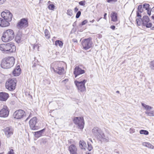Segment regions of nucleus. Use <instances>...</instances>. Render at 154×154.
I'll return each mask as SVG.
<instances>
[{"label": "nucleus", "instance_id": "c756f323", "mask_svg": "<svg viewBox=\"0 0 154 154\" xmlns=\"http://www.w3.org/2000/svg\"><path fill=\"white\" fill-rule=\"evenodd\" d=\"M145 113L149 116H154V110L152 111H150V110L146 111Z\"/></svg>", "mask_w": 154, "mask_h": 154}, {"label": "nucleus", "instance_id": "f8f14e48", "mask_svg": "<svg viewBox=\"0 0 154 154\" xmlns=\"http://www.w3.org/2000/svg\"><path fill=\"white\" fill-rule=\"evenodd\" d=\"M9 111L7 106L4 105L3 108L0 110V117L5 118L7 117L9 115Z\"/></svg>", "mask_w": 154, "mask_h": 154}, {"label": "nucleus", "instance_id": "f704fd0d", "mask_svg": "<svg viewBox=\"0 0 154 154\" xmlns=\"http://www.w3.org/2000/svg\"><path fill=\"white\" fill-rule=\"evenodd\" d=\"M149 67L152 69H154V60L150 62Z\"/></svg>", "mask_w": 154, "mask_h": 154}, {"label": "nucleus", "instance_id": "79ce46f5", "mask_svg": "<svg viewBox=\"0 0 154 154\" xmlns=\"http://www.w3.org/2000/svg\"><path fill=\"white\" fill-rule=\"evenodd\" d=\"M85 1H82L79 2V5L82 6H84L85 5Z\"/></svg>", "mask_w": 154, "mask_h": 154}, {"label": "nucleus", "instance_id": "a18cd8bd", "mask_svg": "<svg viewBox=\"0 0 154 154\" xmlns=\"http://www.w3.org/2000/svg\"><path fill=\"white\" fill-rule=\"evenodd\" d=\"M150 8H149V9H148L147 10H146L147 11V13L149 16L151 15V12H152L151 11V10L150 11Z\"/></svg>", "mask_w": 154, "mask_h": 154}, {"label": "nucleus", "instance_id": "2f4dec72", "mask_svg": "<svg viewBox=\"0 0 154 154\" xmlns=\"http://www.w3.org/2000/svg\"><path fill=\"white\" fill-rule=\"evenodd\" d=\"M142 21V19L140 17L137 18L136 19L137 23L138 26H140L141 25Z\"/></svg>", "mask_w": 154, "mask_h": 154}, {"label": "nucleus", "instance_id": "69168bd1", "mask_svg": "<svg viewBox=\"0 0 154 154\" xmlns=\"http://www.w3.org/2000/svg\"><path fill=\"white\" fill-rule=\"evenodd\" d=\"M40 1H41V0H40Z\"/></svg>", "mask_w": 154, "mask_h": 154}, {"label": "nucleus", "instance_id": "9d476101", "mask_svg": "<svg viewBox=\"0 0 154 154\" xmlns=\"http://www.w3.org/2000/svg\"><path fill=\"white\" fill-rule=\"evenodd\" d=\"M28 26L27 20L25 18H23L18 22L17 27L19 29H23L26 27Z\"/></svg>", "mask_w": 154, "mask_h": 154}, {"label": "nucleus", "instance_id": "09e8293b", "mask_svg": "<svg viewBox=\"0 0 154 154\" xmlns=\"http://www.w3.org/2000/svg\"><path fill=\"white\" fill-rule=\"evenodd\" d=\"M117 0H107V2L108 3H110L111 2H117Z\"/></svg>", "mask_w": 154, "mask_h": 154}, {"label": "nucleus", "instance_id": "20e7f679", "mask_svg": "<svg viewBox=\"0 0 154 154\" xmlns=\"http://www.w3.org/2000/svg\"><path fill=\"white\" fill-rule=\"evenodd\" d=\"M14 36V31L12 29H9L4 32L2 39L3 41L7 42L13 39Z\"/></svg>", "mask_w": 154, "mask_h": 154}, {"label": "nucleus", "instance_id": "4d7b16f0", "mask_svg": "<svg viewBox=\"0 0 154 154\" xmlns=\"http://www.w3.org/2000/svg\"><path fill=\"white\" fill-rule=\"evenodd\" d=\"M88 140L89 141H90L92 143H93L92 141L91 138H89Z\"/></svg>", "mask_w": 154, "mask_h": 154}, {"label": "nucleus", "instance_id": "37998d69", "mask_svg": "<svg viewBox=\"0 0 154 154\" xmlns=\"http://www.w3.org/2000/svg\"><path fill=\"white\" fill-rule=\"evenodd\" d=\"M81 14V12L80 11H78L76 15V18H79Z\"/></svg>", "mask_w": 154, "mask_h": 154}, {"label": "nucleus", "instance_id": "0eeeda50", "mask_svg": "<svg viewBox=\"0 0 154 154\" xmlns=\"http://www.w3.org/2000/svg\"><path fill=\"white\" fill-rule=\"evenodd\" d=\"M87 80L85 79L81 81L78 80L75 81L74 83L77 87L79 92H83L86 91L85 84Z\"/></svg>", "mask_w": 154, "mask_h": 154}, {"label": "nucleus", "instance_id": "b1692460", "mask_svg": "<svg viewBox=\"0 0 154 154\" xmlns=\"http://www.w3.org/2000/svg\"><path fill=\"white\" fill-rule=\"evenodd\" d=\"M149 18L148 16H144L143 17L142 19V23L143 25L146 24L149 22Z\"/></svg>", "mask_w": 154, "mask_h": 154}, {"label": "nucleus", "instance_id": "ddd939ff", "mask_svg": "<svg viewBox=\"0 0 154 154\" xmlns=\"http://www.w3.org/2000/svg\"><path fill=\"white\" fill-rule=\"evenodd\" d=\"M37 123V118L34 117L32 118L29 121V124L31 129L35 130L37 129L38 127L36 126Z\"/></svg>", "mask_w": 154, "mask_h": 154}, {"label": "nucleus", "instance_id": "052dcab7", "mask_svg": "<svg viewBox=\"0 0 154 154\" xmlns=\"http://www.w3.org/2000/svg\"><path fill=\"white\" fill-rule=\"evenodd\" d=\"M94 21V20H92L91 22L92 23H93Z\"/></svg>", "mask_w": 154, "mask_h": 154}, {"label": "nucleus", "instance_id": "39448f33", "mask_svg": "<svg viewBox=\"0 0 154 154\" xmlns=\"http://www.w3.org/2000/svg\"><path fill=\"white\" fill-rule=\"evenodd\" d=\"M17 82L15 78L8 79L5 83L6 88L10 91L14 90L15 88Z\"/></svg>", "mask_w": 154, "mask_h": 154}, {"label": "nucleus", "instance_id": "423d86ee", "mask_svg": "<svg viewBox=\"0 0 154 154\" xmlns=\"http://www.w3.org/2000/svg\"><path fill=\"white\" fill-rule=\"evenodd\" d=\"M51 69L52 71H54L59 75L62 74L64 71L63 67H59L57 62L51 64Z\"/></svg>", "mask_w": 154, "mask_h": 154}, {"label": "nucleus", "instance_id": "4468645a", "mask_svg": "<svg viewBox=\"0 0 154 154\" xmlns=\"http://www.w3.org/2000/svg\"><path fill=\"white\" fill-rule=\"evenodd\" d=\"M3 130L7 138L9 137L13 134L14 130L11 127H6L3 129Z\"/></svg>", "mask_w": 154, "mask_h": 154}, {"label": "nucleus", "instance_id": "e433bc0d", "mask_svg": "<svg viewBox=\"0 0 154 154\" xmlns=\"http://www.w3.org/2000/svg\"><path fill=\"white\" fill-rule=\"evenodd\" d=\"M67 13L68 15L71 16L72 15V10L71 9H68L67 10Z\"/></svg>", "mask_w": 154, "mask_h": 154}, {"label": "nucleus", "instance_id": "3c124183", "mask_svg": "<svg viewBox=\"0 0 154 154\" xmlns=\"http://www.w3.org/2000/svg\"><path fill=\"white\" fill-rule=\"evenodd\" d=\"M110 28L113 30H114L115 28V26L114 25L111 26H110Z\"/></svg>", "mask_w": 154, "mask_h": 154}, {"label": "nucleus", "instance_id": "6e6552de", "mask_svg": "<svg viewBox=\"0 0 154 154\" xmlns=\"http://www.w3.org/2000/svg\"><path fill=\"white\" fill-rule=\"evenodd\" d=\"M74 123L78 126V128L82 130L85 124L83 118L82 117H76L73 119Z\"/></svg>", "mask_w": 154, "mask_h": 154}, {"label": "nucleus", "instance_id": "e2e57ef3", "mask_svg": "<svg viewBox=\"0 0 154 154\" xmlns=\"http://www.w3.org/2000/svg\"><path fill=\"white\" fill-rule=\"evenodd\" d=\"M0 154H3V153H0Z\"/></svg>", "mask_w": 154, "mask_h": 154}, {"label": "nucleus", "instance_id": "5701e85b", "mask_svg": "<svg viewBox=\"0 0 154 154\" xmlns=\"http://www.w3.org/2000/svg\"><path fill=\"white\" fill-rule=\"evenodd\" d=\"M45 130V129H43L39 131L34 132V136L36 138H39L42 135V134Z\"/></svg>", "mask_w": 154, "mask_h": 154}, {"label": "nucleus", "instance_id": "c03bdc74", "mask_svg": "<svg viewBox=\"0 0 154 154\" xmlns=\"http://www.w3.org/2000/svg\"><path fill=\"white\" fill-rule=\"evenodd\" d=\"M7 154H14L13 149H10Z\"/></svg>", "mask_w": 154, "mask_h": 154}, {"label": "nucleus", "instance_id": "49530a36", "mask_svg": "<svg viewBox=\"0 0 154 154\" xmlns=\"http://www.w3.org/2000/svg\"><path fill=\"white\" fill-rule=\"evenodd\" d=\"M88 22V21L87 20H85L82 21L81 23L82 26L84 25L85 24Z\"/></svg>", "mask_w": 154, "mask_h": 154}, {"label": "nucleus", "instance_id": "864d4df0", "mask_svg": "<svg viewBox=\"0 0 154 154\" xmlns=\"http://www.w3.org/2000/svg\"><path fill=\"white\" fill-rule=\"evenodd\" d=\"M106 15H107V14L106 13H105L104 14L103 18L105 20L106 19Z\"/></svg>", "mask_w": 154, "mask_h": 154}, {"label": "nucleus", "instance_id": "473e14b6", "mask_svg": "<svg viewBox=\"0 0 154 154\" xmlns=\"http://www.w3.org/2000/svg\"><path fill=\"white\" fill-rule=\"evenodd\" d=\"M142 8V5H139L137 8L138 11L140 13H142L143 11Z\"/></svg>", "mask_w": 154, "mask_h": 154}, {"label": "nucleus", "instance_id": "6ab92c4d", "mask_svg": "<svg viewBox=\"0 0 154 154\" xmlns=\"http://www.w3.org/2000/svg\"><path fill=\"white\" fill-rule=\"evenodd\" d=\"M70 154H78L77 153V148L75 145H71L69 148Z\"/></svg>", "mask_w": 154, "mask_h": 154}, {"label": "nucleus", "instance_id": "c85d7f7f", "mask_svg": "<svg viewBox=\"0 0 154 154\" xmlns=\"http://www.w3.org/2000/svg\"><path fill=\"white\" fill-rule=\"evenodd\" d=\"M63 45V43L61 41L57 40L55 42V45L56 46L59 45L60 47L61 48L62 47Z\"/></svg>", "mask_w": 154, "mask_h": 154}, {"label": "nucleus", "instance_id": "bb28decb", "mask_svg": "<svg viewBox=\"0 0 154 154\" xmlns=\"http://www.w3.org/2000/svg\"><path fill=\"white\" fill-rule=\"evenodd\" d=\"M44 33L45 34V36L47 39H49L50 37V34L48 30L47 29H45L44 31Z\"/></svg>", "mask_w": 154, "mask_h": 154}, {"label": "nucleus", "instance_id": "a211bd4d", "mask_svg": "<svg viewBox=\"0 0 154 154\" xmlns=\"http://www.w3.org/2000/svg\"><path fill=\"white\" fill-rule=\"evenodd\" d=\"M9 95L8 93L4 92L0 93V100L6 101Z\"/></svg>", "mask_w": 154, "mask_h": 154}, {"label": "nucleus", "instance_id": "c9c22d12", "mask_svg": "<svg viewBox=\"0 0 154 154\" xmlns=\"http://www.w3.org/2000/svg\"><path fill=\"white\" fill-rule=\"evenodd\" d=\"M149 5L148 4L145 3L143 5V8H145L146 10L149 9Z\"/></svg>", "mask_w": 154, "mask_h": 154}, {"label": "nucleus", "instance_id": "72a5a7b5", "mask_svg": "<svg viewBox=\"0 0 154 154\" xmlns=\"http://www.w3.org/2000/svg\"><path fill=\"white\" fill-rule=\"evenodd\" d=\"M88 150L90 151H91L92 149H93V147L92 145L91 144V143H89V142H88Z\"/></svg>", "mask_w": 154, "mask_h": 154}, {"label": "nucleus", "instance_id": "a878e982", "mask_svg": "<svg viewBox=\"0 0 154 154\" xmlns=\"http://www.w3.org/2000/svg\"><path fill=\"white\" fill-rule=\"evenodd\" d=\"M143 145L151 149L154 148V146L149 143L144 142L143 143Z\"/></svg>", "mask_w": 154, "mask_h": 154}, {"label": "nucleus", "instance_id": "393cba45", "mask_svg": "<svg viewBox=\"0 0 154 154\" xmlns=\"http://www.w3.org/2000/svg\"><path fill=\"white\" fill-rule=\"evenodd\" d=\"M79 146L81 149H85L86 146V144L84 141L80 140L79 142Z\"/></svg>", "mask_w": 154, "mask_h": 154}, {"label": "nucleus", "instance_id": "8fccbe9b", "mask_svg": "<svg viewBox=\"0 0 154 154\" xmlns=\"http://www.w3.org/2000/svg\"><path fill=\"white\" fill-rule=\"evenodd\" d=\"M6 0H0V5L3 4Z\"/></svg>", "mask_w": 154, "mask_h": 154}, {"label": "nucleus", "instance_id": "aec40b11", "mask_svg": "<svg viewBox=\"0 0 154 154\" xmlns=\"http://www.w3.org/2000/svg\"><path fill=\"white\" fill-rule=\"evenodd\" d=\"M21 72V69L19 66H17L13 71V74L14 76L19 75Z\"/></svg>", "mask_w": 154, "mask_h": 154}, {"label": "nucleus", "instance_id": "603ef678", "mask_svg": "<svg viewBox=\"0 0 154 154\" xmlns=\"http://www.w3.org/2000/svg\"><path fill=\"white\" fill-rule=\"evenodd\" d=\"M137 16L138 17H141V14H140L138 11L137 12Z\"/></svg>", "mask_w": 154, "mask_h": 154}, {"label": "nucleus", "instance_id": "f3484780", "mask_svg": "<svg viewBox=\"0 0 154 154\" xmlns=\"http://www.w3.org/2000/svg\"><path fill=\"white\" fill-rule=\"evenodd\" d=\"M8 20H5L3 18H0V26L2 27L8 26L10 25L9 22Z\"/></svg>", "mask_w": 154, "mask_h": 154}, {"label": "nucleus", "instance_id": "de8ad7c7", "mask_svg": "<svg viewBox=\"0 0 154 154\" xmlns=\"http://www.w3.org/2000/svg\"><path fill=\"white\" fill-rule=\"evenodd\" d=\"M38 48H39V46H38V45H37V44L34 45L33 46V49H35V48H37V49H38Z\"/></svg>", "mask_w": 154, "mask_h": 154}, {"label": "nucleus", "instance_id": "a19ab883", "mask_svg": "<svg viewBox=\"0 0 154 154\" xmlns=\"http://www.w3.org/2000/svg\"><path fill=\"white\" fill-rule=\"evenodd\" d=\"M151 11L152 14L151 18L152 19H154V7L151 9Z\"/></svg>", "mask_w": 154, "mask_h": 154}, {"label": "nucleus", "instance_id": "f03ea898", "mask_svg": "<svg viewBox=\"0 0 154 154\" xmlns=\"http://www.w3.org/2000/svg\"><path fill=\"white\" fill-rule=\"evenodd\" d=\"M15 60L13 57H6L2 60L1 66L4 69H9L13 66Z\"/></svg>", "mask_w": 154, "mask_h": 154}, {"label": "nucleus", "instance_id": "f257e3e1", "mask_svg": "<svg viewBox=\"0 0 154 154\" xmlns=\"http://www.w3.org/2000/svg\"><path fill=\"white\" fill-rule=\"evenodd\" d=\"M93 135L98 140L105 142L109 141L108 138L106 137L101 129L98 127H95L92 130Z\"/></svg>", "mask_w": 154, "mask_h": 154}, {"label": "nucleus", "instance_id": "9b49d317", "mask_svg": "<svg viewBox=\"0 0 154 154\" xmlns=\"http://www.w3.org/2000/svg\"><path fill=\"white\" fill-rule=\"evenodd\" d=\"M1 16L2 18L8 20V21H11L12 17V14L8 10H5V11L2 12Z\"/></svg>", "mask_w": 154, "mask_h": 154}, {"label": "nucleus", "instance_id": "13d9d810", "mask_svg": "<svg viewBox=\"0 0 154 154\" xmlns=\"http://www.w3.org/2000/svg\"><path fill=\"white\" fill-rule=\"evenodd\" d=\"M68 81V79H66L65 80H63V81Z\"/></svg>", "mask_w": 154, "mask_h": 154}, {"label": "nucleus", "instance_id": "1a4fd4ad", "mask_svg": "<svg viewBox=\"0 0 154 154\" xmlns=\"http://www.w3.org/2000/svg\"><path fill=\"white\" fill-rule=\"evenodd\" d=\"M82 44L83 48L86 50H87L92 47V43L90 38L85 39L83 40Z\"/></svg>", "mask_w": 154, "mask_h": 154}, {"label": "nucleus", "instance_id": "6e6d98bb", "mask_svg": "<svg viewBox=\"0 0 154 154\" xmlns=\"http://www.w3.org/2000/svg\"><path fill=\"white\" fill-rule=\"evenodd\" d=\"M31 114H30L29 115V116H28V117L26 119V121H27L28 120V119L29 118V117H31Z\"/></svg>", "mask_w": 154, "mask_h": 154}, {"label": "nucleus", "instance_id": "412c9836", "mask_svg": "<svg viewBox=\"0 0 154 154\" xmlns=\"http://www.w3.org/2000/svg\"><path fill=\"white\" fill-rule=\"evenodd\" d=\"M118 14L115 11H112L110 15L111 21L116 22L118 21Z\"/></svg>", "mask_w": 154, "mask_h": 154}, {"label": "nucleus", "instance_id": "4c0bfd02", "mask_svg": "<svg viewBox=\"0 0 154 154\" xmlns=\"http://www.w3.org/2000/svg\"><path fill=\"white\" fill-rule=\"evenodd\" d=\"M55 6L54 5H50L48 7L49 9L53 10L54 9Z\"/></svg>", "mask_w": 154, "mask_h": 154}, {"label": "nucleus", "instance_id": "7ed1b4c3", "mask_svg": "<svg viewBox=\"0 0 154 154\" xmlns=\"http://www.w3.org/2000/svg\"><path fill=\"white\" fill-rule=\"evenodd\" d=\"M0 49L2 51L11 53L15 52L16 48L14 43L10 42L0 45Z\"/></svg>", "mask_w": 154, "mask_h": 154}, {"label": "nucleus", "instance_id": "bf43d9fd", "mask_svg": "<svg viewBox=\"0 0 154 154\" xmlns=\"http://www.w3.org/2000/svg\"><path fill=\"white\" fill-rule=\"evenodd\" d=\"M116 93H119V91H116Z\"/></svg>", "mask_w": 154, "mask_h": 154}, {"label": "nucleus", "instance_id": "5fc2aeb1", "mask_svg": "<svg viewBox=\"0 0 154 154\" xmlns=\"http://www.w3.org/2000/svg\"><path fill=\"white\" fill-rule=\"evenodd\" d=\"M75 11V12L77 11L78 10V9L77 8L75 7L74 9Z\"/></svg>", "mask_w": 154, "mask_h": 154}, {"label": "nucleus", "instance_id": "cd10ccee", "mask_svg": "<svg viewBox=\"0 0 154 154\" xmlns=\"http://www.w3.org/2000/svg\"><path fill=\"white\" fill-rule=\"evenodd\" d=\"M141 104L142 106L145 108V109H146V111H150V110L152 108V107L146 105L144 103H142Z\"/></svg>", "mask_w": 154, "mask_h": 154}, {"label": "nucleus", "instance_id": "ea45409f", "mask_svg": "<svg viewBox=\"0 0 154 154\" xmlns=\"http://www.w3.org/2000/svg\"><path fill=\"white\" fill-rule=\"evenodd\" d=\"M152 24L151 23H146V24L144 25L143 26H145L147 28H150L152 26Z\"/></svg>", "mask_w": 154, "mask_h": 154}, {"label": "nucleus", "instance_id": "7c9ffc66", "mask_svg": "<svg viewBox=\"0 0 154 154\" xmlns=\"http://www.w3.org/2000/svg\"><path fill=\"white\" fill-rule=\"evenodd\" d=\"M140 133L141 134L147 135L149 134L148 131L146 130H141L140 131Z\"/></svg>", "mask_w": 154, "mask_h": 154}, {"label": "nucleus", "instance_id": "0e129e2a", "mask_svg": "<svg viewBox=\"0 0 154 154\" xmlns=\"http://www.w3.org/2000/svg\"><path fill=\"white\" fill-rule=\"evenodd\" d=\"M154 28V26L152 27V29H153Z\"/></svg>", "mask_w": 154, "mask_h": 154}, {"label": "nucleus", "instance_id": "2eb2a0df", "mask_svg": "<svg viewBox=\"0 0 154 154\" xmlns=\"http://www.w3.org/2000/svg\"><path fill=\"white\" fill-rule=\"evenodd\" d=\"M13 116L15 119H20L25 116V112L20 109L17 110L14 113Z\"/></svg>", "mask_w": 154, "mask_h": 154}, {"label": "nucleus", "instance_id": "680f3d73", "mask_svg": "<svg viewBox=\"0 0 154 154\" xmlns=\"http://www.w3.org/2000/svg\"><path fill=\"white\" fill-rule=\"evenodd\" d=\"M35 66V64H34L33 66H32V67H34Z\"/></svg>", "mask_w": 154, "mask_h": 154}, {"label": "nucleus", "instance_id": "58836bf2", "mask_svg": "<svg viewBox=\"0 0 154 154\" xmlns=\"http://www.w3.org/2000/svg\"><path fill=\"white\" fill-rule=\"evenodd\" d=\"M47 142V140L45 138H43L41 139V144H45Z\"/></svg>", "mask_w": 154, "mask_h": 154}, {"label": "nucleus", "instance_id": "4be33fe9", "mask_svg": "<svg viewBox=\"0 0 154 154\" xmlns=\"http://www.w3.org/2000/svg\"><path fill=\"white\" fill-rule=\"evenodd\" d=\"M22 37V34L21 32H18L16 35L15 39L18 43H20L21 41Z\"/></svg>", "mask_w": 154, "mask_h": 154}, {"label": "nucleus", "instance_id": "dca6fc26", "mask_svg": "<svg viewBox=\"0 0 154 154\" xmlns=\"http://www.w3.org/2000/svg\"><path fill=\"white\" fill-rule=\"evenodd\" d=\"M85 72L84 70L82 69L79 66H77L74 69V74L75 75V78H77L80 75L83 74Z\"/></svg>", "mask_w": 154, "mask_h": 154}]
</instances>
